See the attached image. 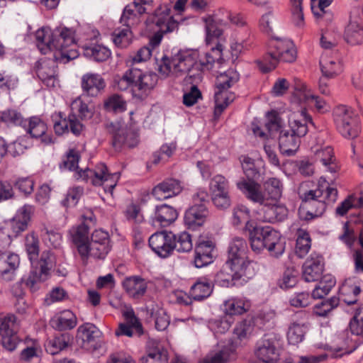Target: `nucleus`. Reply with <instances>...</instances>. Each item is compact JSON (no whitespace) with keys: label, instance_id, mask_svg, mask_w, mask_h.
<instances>
[{"label":"nucleus","instance_id":"46","mask_svg":"<svg viewBox=\"0 0 363 363\" xmlns=\"http://www.w3.org/2000/svg\"><path fill=\"white\" fill-rule=\"evenodd\" d=\"M345 40L351 45L363 43V26L357 22H350L345 28Z\"/></svg>","mask_w":363,"mask_h":363},{"label":"nucleus","instance_id":"53","mask_svg":"<svg viewBox=\"0 0 363 363\" xmlns=\"http://www.w3.org/2000/svg\"><path fill=\"white\" fill-rule=\"evenodd\" d=\"M241 162L243 172L247 178V180H258L260 178L261 173L258 163H262L261 161L255 162L247 156H243Z\"/></svg>","mask_w":363,"mask_h":363},{"label":"nucleus","instance_id":"14","mask_svg":"<svg viewBox=\"0 0 363 363\" xmlns=\"http://www.w3.org/2000/svg\"><path fill=\"white\" fill-rule=\"evenodd\" d=\"M228 181L221 174L214 176L209 184V190L213 204L220 209L228 208L231 204Z\"/></svg>","mask_w":363,"mask_h":363},{"label":"nucleus","instance_id":"13","mask_svg":"<svg viewBox=\"0 0 363 363\" xmlns=\"http://www.w3.org/2000/svg\"><path fill=\"white\" fill-rule=\"evenodd\" d=\"M280 239V233L271 226H255L250 233L252 250H274Z\"/></svg>","mask_w":363,"mask_h":363},{"label":"nucleus","instance_id":"38","mask_svg":"<svg viewBox=\"0 0 363 363\" xmlns=\"http://www.w3.org/2000/svg\"><path fill=\"white\" fill-rule=\"evenodd\" d=\"M314 152L316 162H320L330 172H336L337 165L335 163L333 150L330 146H326L320 150L316 149Z\"/></svg>","mask_w":363,"mask_h":363},{"label":"nucleus","instance_id":"24","mask_svg":"<svg viewBox=\"0 0 363 363\" xmlns=\"http://www.w3.org/2000/svg\"><path fill=\"white\" fill-rule=\"evenodd\" d=\"M237 186L248 200L261 206L267 202L266 192L262 191L261 185L256 180L242 179L237 183Z\"/></svg>","mask_w":363,"mask_h":363},{"label":"nucleus","instance_id":"51","mask_svg":"<svg viewBox=\"0 0 363 363\" xmlns=\"http://www.w3.org/2000/svg\"><path fill=\"white\" fill-rule=\"evenodd\" d=\"M148 312L150 316L155 318V328L157 330L164 331L167 328L170 320L164 308L153 305L148 309Z\"/></svg>","mask_w":363,"mask_h":363},{"label":"nucleus","instance_id":"33","mask_svg":"<svg viewBox=\"0 0 363 363\" xmlns=\"http://www.w3.org/2000/svg\"><path fill=\"white\" fill-rule=\"evenodd\" d=\"M60 120L54 123V130L56 134L62 135L69 130L76 135L80 134L82 130V125L74 114H70L68 118H62V113H59Z\"/></svg>","mask_w":363,"mask_h":363},{"label":"nucleus","instance_id":"4","mask_svg":"<svg viewBox=\"0 0 363 363\" xmlns=\"http://www.w3.org/2000/svg\"><path fill=\"white\" fill-rule=\"evenodd\" d=\"M297 57V50L294 42L286 38L272 37L267 45V52L262 60L257 61L262 72L274 69L279 62H294Z\"/></svg>","mask_w":363,"mask_h":363},{"label":"nucleus","instance_id":"49","mask_svg":"<svg viewBox=\"0 0 363 363\" xmlns=\"http://www.w3.org/2000/svg\"><path fill=\"white\" fill-rule=\"evenodd\" d=\"M336 281L330 274L325 275L312 291L313 298H323L327 296L335 285Z\"/></svg>","mask_w":363,"mask_h":363},{"label":"nucleus","instance_id":"8","mask_svg":"<svg viewBox=\"0 0 363 363\" xmlns=\"http://www.w3.org/2000/svg\"><path fill=\"white\" fill-rule=\"evenodd\" d=\"M173 0H162V4L147 19V24H155L157 31L150 40V45L154 48L160 45L164 33L173 31L177 27V21L170 16Z\"/></svg>","mask_w":363,"mask_h":363},{"label":"nucleus","instance_id":"60","mask_svg":"<svg viewBox=\"0 0 363 363\" xmlns=\"http://www.w3.org/2000/svg\"><path fill=\"white\" fill-rule=\"evenodd\" d=\"M79 160V152L77 149H69L65 155L62 160V166L69 170H75L78 167Z\"/></svg>","mask_w":363,"mask_h":363},{"label":"nucleus","instance_id":"21","mask_svg":"<svg viewBox=\"0 0 363 363\" xmlns=\"http://www.w3.org/2000/svg\"><path fill=\"white\" fill-rule=\"evenodd\" d=\"M206 30V43L208 45L220 42V38L228 23L217 16L203 18Z\"/></svg>","mask_w":363,"mask_h":363},{"label":"nucleus","instance_id":"18","mask_svg":"<svg viewBox=\"0 0 363 363\" xmlns=\"http://www.w3.org/2000/svg\"><path fill=\"white\" fill-rule=\"evenodd\" d=\"M56 62L55 60H42L38 62L36 67L38 78L48 89L59 86Z\"/></svg>","mask_w":363,"mask_h":363},{"label":"nucleus","instance_id":"58","mask_svg":"<svg viewBox=\"0 0 363 363\" xmlns=\"http://www.w3.org/2000/svg\"><path fill=\"white\" fill-rule=\"evenodd\" d=\"M70 108L72 114L76 116V113H77L78 116L82 119H89L92 116V109L90 108L86 104L84 103L80 98L74 99L72 102Z\"/></svg>","mask_w":363,"mask_h":363},{"label":"nucleus","instance_id":"15","mask_svg":"<svg viewBox=\"0 0 363 363\" xmlns=\"http://www.w3.org/2000/svg\"><path fill=\"white\" fill-rule=\"evenodd\" d=\"M19 324L16 317L9 314L0 318V335L2 346L8 351H13L18 343L17 332Z\"/></svg>","mask_w":363,"mask_h":363},{"label":"nucleus","instance_id":"17","mask_svg":"<svg viewBox=\"0 0 363 363\" xmlns=\"http://www.w3.org/2000/svg\"><path fill=\"white\" fill-rule=\"evenodd\" d=\"M251 262L248 259L246 251H228V259L225 265L230 271L235 272L240 277L250 278L253 272L251 271Z\"/></svg>","mask_w":363,"mask_h":363},{"label":"nucleus","instance_id":"63","mask_svg":"<svg viewBox=\"0 0 363 363\" xmlns=\"http://www.w3.org/2000/svg\"><path fill=\"white\" fill-rule=\"evenodd\" d=\"M267 116V122L266 123L264 127L267 130L268 135L272 136L274 133L281 131V118L274 111L269 112Z\"/></svg>","mask_w":363,"mask_h":363},{"label":"nucleus","instance_id":"9","mask_svg":"<svg viewBox=\"0 0 363 363\" xmlns=\"http://www.w3.org/2000/svg\"><path fill=\"white\" fill-rule=\"evenodd\" d=\"M151 250H192L189 233L182 232L178 235L172 232L160 231L152 234L148 240Z\"/></svg>","mask_w":363,"mask_h":363},{"label":"nucleus","instance_id":"50","mask_svg":"<svg viewBox=\"0 0 363 363\" xmlns=\"http://www.w3.org/2000/svg\"><path fill=\"white\" fill-rule=\"evenodd\" d=\"M213 291L212 284L206 280H199L189 291L191 297L196 301H201L208 297Z\"/></svg>","mask_w":363,"mask_h":363},{"label":"nucleus","instance_id":"37","mask_svg":"<svg viewBox=\"0 0 363 363\" xmlns=\"http://www.w3.org/2000/svg\"><path fill=\"white\" fill-rule=\"evenodd\" d=\"M123 286L126 292L133 298L143 296L147 287L145 279L137 276L126 278L123 282Z\"/></svg>","mask_w":363,"mask_h":363},{"label":"nucleus","instance_id":"61","mask_svg":"<svg viewBox=\"0 0 363 363\" xmlns=\"http://www.w3.org/2000/svg\"><path fill=\"white\" fill-rule=\"evenodd\" d=\"M1 121L14 125H23L25 120H23L21 114L16 110H6L0 113Z\"/></svg>","mask_w":363,"mask_h":363},{"label":"nucleus","instance_id":"23","mask_svg":"<svg viewBox=\"0 0 363 363\" xmlns=\"http://www.w3.org/2000/svg\"><path fill=\"white\" fill-rule=\"evenodd\" d=\"M34 210V206L30 204H25L19 208L14 217L8 222V230L10 229L15 236L24 231L28 227Z\"/></svg>","mask_w":363,"mask_h":363},{"label":"nucleus","instance_id":"52","mask_svg":"<svg viewBox=\"0 0 363 363\" xmlns=\"http://www.w3.org/2000/svg\"><path fill=\"white\" fill-rule=\"evenodd\" d=\"M144 13H138V9L132 3L129 4L123 9L120 22L132 28L140 22V17Z\"/></svg>","mask_w":363,"mask_h":363},{"label":"nucleus","instance_id":"62","mask_svg":"<svg viewBox=\"0 0 363 363\" xmlns=\"http://www.w3.org/2000/svg\"><path fill=\"white\" fill-rule=\"evenodd\" d=\"M104 107L108 111L121 112L125 111V103L120 96L114 94L105 101Z\"/></svg>","mask_w":363,"mask_h":363},{"label":"nucleus","instance_id":"20","mask_svg":"<svg viewBox=\"0 0 363 363\" xmlns=\"http://www.w3.org/2000/svg\"><path fill=\"white\" fill-rule=\"evenodd\" d=\"M215 45L211 48V52H206L204 59H200L199 56L198 57L196 65L191 68V74H189V79H192L193 83L201 80V67L210 69V66L221 57L223 45L220 42H218Z\"/></svg>","mask_w":363,"mask_h":363},{"label":"nucleus","instance_id":"3","mask_svg":"<svg viewBox=\"0 0 363 363\" xmlns=\"http://www.w3.org/2000/svg\"><path fill=\"white\" fill-rule=\"evenodd\" d=\"M308 123H311V118L306 114L303 107L289 114L290 130H281L279 137V146L281 154L291 156L297 152L300 146L301 138L308 133Z\"/></svg>","mask_w":363,"mask_h":363},{"label":"nucleus","instance_id":"47","mask_svg":"<svg viewBox=\"0 0 363 363\" xmlns=\"http://www.w3.org/2000/svg\"><path fill=\"white\" fill-rule=\"evenodd\" d=\"M263 187L266 192L267 201H277L281 198L283 185L279 179H268L263 183Z\"/></svg>","mask_w":363,"mask_h":363},{"label":"nucleus","instance_id":"57","mask_svg":"<svg viewBox=\"0 0 363 363\" xmlns=\"http://www.w3.org/2000/svg\"><path fill=\"white\" fill-rule=\"evenodd\" d=\"M340 303V298L335 296L316 304L313 308V313L321 317L327 316Z\"/></svg>","mask_w":363,"mask_h":363},{"label":"nucleus","instance_id":"36","mask_svg":"<svg viewBox=\"0 0 363 363\" xmlns=\"http://www.w3.org/2000/svg\"><path fill=\"white\" fill-rule=\"evenodd\" d=\"M361 291L360 286L354 279H347L339 289V293L342 301L347 305L354 304L357 302V296Z\"/></svg>","mask_w":363,"mask_h":363},{"label":"nucleus","instance_id":"43","mask_svg":"<svg viewBox=\"0 0 363 363\" xmlns=\"http://www.w3.org/2000/svg\"><path fill=\"white\" fill-rule=\"evenodd\" d=\"M294 99L300 104L314 103L318 109L323 108L325 104L323 100L314 95L304 84L301 85L300 88L296 89Z\"/></svg>","mask_w":363,"mask_h":363},{"label":"nucleus","instance_id":"48","mask_svg":"<svg viewBox=\"0 0 363 363\" xmlns=\"http://www.w3.org/2000/svg\"><path fill=\"white\" fill-rule=\"evenodd\" d=\"M250 307L248 301L243 298H230L224 303V311L230 315H241Z\"/></svg>","mask_w":363,"mask_h":363},{"label":"nucleus","instance_id":"28","mask_svg":"<svg viewBox=\"0 0 363 363\" xmlns=\"http://www.w3.org/2000/svg\"><path fill=\"white\" fill-rule=\"evenodd\" d=\"M28 133L33 138H40L41 141L45 144H50L52 143L51 135L46 134L47 125L38 116L30 117L28 120H25L23 125Z\"/></svg>","mask_w":363,"mask_h":363},{"label":"nucleus","instance_id":"27","mask_svg":"<svg viewBox=\"0 0 363 363\" xmlns=\"http://www.w3.org/2000/svg\"><path fill=\"white\" fill-rule=\"evenodd\" d=\"M320 66L323 75L327 78H333L341 73L342 64L337 53L324 51L320 59Z\"/></svg>","mask_w":363,"mask_h":363},{"label":"nucleus","instance_id":"11","mask_svg":"<svg viewBox=\"0 0 363 363\" xmlns=\"http://www.w3.org/2000/svg\"><path fill=\"white\" fill-rule=\"evenodd\" d=\"M337 130L346 138H355L360 132L359 121L352 108L340 105L335 110Z\"/></svg>","mask_w":363,"mask_h":363},{"label":"nucleus","instance_id":"42","mask_svg":"<svg viewBox=\"0 0 363 363\" xmlns=\"http://www.w3.org/2000/svg\"><path fill=\"white\" fill-rule=\"evenodd\" d=\"M100 335V330L92 323H84L77 329V339L82 341L83 347L86 344L94 342Z\"/></svg>","mask_w":363,"mask_h":363},{"label":"nucleus","instance_id":"12","mask_svg":"<svg viewBox=\"0 0 363 363\" xmlns=\"http://www.w3.org/2000/svg\"><path fill=\"white\" fill-rule=\"evenodd\" d=\"M80 176L94 186H103L106 192L112 194L120 178V173L110 174L106 166L100 163L94 169H86Z\"/></svg>","mask_w":363,"mask_h":363},{"label":"nucleus","instance_id":"1","mask_svg":"<svg viewBox=\"0 0 363 363\" xmlns=\"http://www.w3.org/2000/svg\"><path fill=\"white\" fill-rule=\"evenodd\" d=\"M312 183L305 182L298 188L301 203L298 208L299 218L310 220L321 216L327 207L336 201L337 190L330 186L328 182L321 177L315 188L311 189Z\"/></svg>","mask_w":363,"mask_h":363},{"label":"nucleus","instance_id":"40","mask_svg":"<svg viewBox=\"0 0 363 363\" xmlns=\"http://www.w3.org/2000/svg\"><path fill=\"white\" fill-rule=\"evenodd\" d=\"M131 27L123 24V27L116 28L111 35L113 43L118 48H127L133 41Z\"/></svg>","mask_w":363,"mask_h":363},{"label":"nucleus","instance_id":"22","mask_svg":"<svg viewBox=\"0 0 363 363\" xmlns=\"http://www.w3.org/2000/svg\"><path fill=\"white\" fill-rule=\"evenodd\" d=\"M20 264L19 255L11 251L0 252V277L6 281H12Z\"/></svg>","mask_w":363,"mask_h":363},{"label":"nucleus","instance_id":"19","mask_svg":"<svg viewBox=\"0 0 363 363\" xmlns=\"http://www.w3.org/2000/svg\"><path fill=\"white\" fill-rule=\"evenodd\" d=\"M323 268V257L313 251L303 265V279L306 282L318 281L322 276Z\"/></svg>","mask_w":363,"mask_h":363},{"label":"nucleus","instance_id":"10","mask_svg":"<svg viewBox=\"0 0 363 363\" xmlns=\"http://www.w3.org/2000/svg\"><path fill=\"white\" fill-rule=\"evenodd\" d=\"M239 77L238 72L233 69L220 73L217 77L214 96L216 113H220L230 103L234 101L235 94L228 89L238 81Z\"/></svg>","mask_w":363,"mask_h":363},{"label":"nucleus","instance_id":"55","mask_svg":"<svg viewBox=\"0 0 363 363\" xmlns=\"http://www.w3.org/2000/svg\"><path fill=\"white\" fill-rule=\"evenodd\" d=\"M240 277L235 272L230 271L228 266H225L216 275V281L222 286L230 287L236 285Z\"/></svg>","mask_w":363,"mask_h":363},{"label":"nucleus","instance_id":"39","mask_svg":"<svg viewBox=\"0 0 363 363\" xmlns=\"http://www.w3.org/2000/svg\"><path fill=\"white\" fill-rule=\"evenodd\" d=\"M362 220L359 217H350L343 226V233L339 236L341 241L345 242L348 247H352L356 240V231L358 230L357 225L360 223Z\"/></svg>","mask_w":363,"mask_h":363},{"label":"nucleus","instance_id":"2","mask_svg":"<svg viewBox=\"0 0 363 363\" xmlns=\"http://www.w3.org/2000/svg\"><path fill=\"white\" fill-rule=\"evenodd\" d=\"M36 45L42 54L55 50L54 58L61 63H67L79 56L74 32L63 28L52 30L42 28L35 32Z\"/></svg>","mask_w":363,"mask_h":363},{"label":"nucleus","instance_id":"6","mask_svg":"<svg viewBox=\"0 0 363 363\" xmlns=\"http://www.w3.org/2000/svg\"><path fill=\"white\" fill-rule=\"evenodd\" d=\"M198 57L199 51L196 50H181L171 57L165 54L158 63V71L164 77L186 74L185 82L193 83L189 74H191V68L196 65Z\"/></svg>","mask_w":363,"mask_h":363},{"label":"nucleus","instance_id":"54","mask_svg":"<svg viewBox=\"0 0 363 363\" xmlns=\"http://www.w3.org/2000/svg\"><path fill=\"white\" fill-rule=\"evenodd\" d=\"M307 330L306 324L292 323L289 327L287 332V340L289 344L296 345L304 339Z\"/></svg>","mask_w":363,"mask_h":363},{"label":"nucleus","instance_id":"25","mask_svg":"<svg viewBox=\"0 0 363 363\" xmlns=\"http://www.w3.org/2000/svg\"><path fill=\"white\" fill-rule=\"evenodd\" d=\"M183 190L179 180L169 178L155 186L152 191V196L157 200H162L177 196Z\"/></svg>","mask_w":363,"mask_h":363},{"label":"nucleus","instance_id":"5","mask_svg":"<svg viewBox=\"0 0 363 363\" xmlns=\"http://www.w3.org/2000/svg\"><path fill=\"white\" fill-rule=\"evenodd\" d=\"M157 79L155 73L143 72L140 69L133 67L118 79H116L115 83L117 89L121 91L130 87L133 98L143 100L155 86Z\"/></svg>","mask_w":363,"mask_h":363},{"label":"nucleus","instance_id":"29","mask_svg":"<svg viewBox=\"0 0 363 363\" xmlns=\"http://www.w3.org/2000/svg\"><path fill=\"white\" fill-rule=\"evenodd\" d=\"M255 354L264 363H274L279 357L274 340L266 337L262 339L257 343Z\"/></svg>","mask_w":363,"mask_h":363},{"label":"nucleus","instance_id":"45","mask_svg":"<svg viewBox=\"0 0 363 363\" xmlns=\"http://www.w3.org/2000/svg\"><path fill=\"white\" fill-rule=\"evenodd\" d=\"M53 327L59 330H70L77 325V317L69 310L62 311L57 317L52 320Z\"/></svg>","mask_w":363,"mask_h":363},{"label":"nucleus","instance_id":"41","mask_svg":"<svg viewBox=\"0 0 363 363\" xmlns=\"http://www.w3.org/2000/svg\"><path fill=\"white\" fill-rule=\"evenodd\" d=\"M84 55L85 57L96 62H104L108 60L111 55V50L106 46L100 44H92L84 46Z\"/></svg>","mask_w":363,"mask_h":363},{"label":"nucleus","instance_id":"31","mask_svg":"<svg viewBox=\"0 0 363 363\" xmlns=\"http://www.w3.org/2000/svg\"><path fill=\"white\" fill-rule=\"evenodd\" d=\"M178 213L173 207L163 204L156 206L152 223L154 226L167 227L177 218Z\"/></svg>","mask_w":363,"mask_h":363},{"label":"nucleus","instance_id":"56","mask_svg":"<svg viewBox=\"0 0 363 363\" xmlns=\"http://www.w3.org/2000/svg\"><path fill=\"white\" fill-rule=\"evenodd\" d=\"M360 207H363V190L361 191L359 196L355 195L348 196L337 207L336 213L340 216H344L350 209Z\"/></svg>","mask_w":363,"mask_h":363},{"label":"nucleus","instance_id":"44","mask_svg":"<svg viewBox=\"0 0 363 363\" xmlns=\"http://www.w3.org/2000/svg\"><path fill=\"white\" fill-rule=\"evenodd\" d=\"M231 223L234 226L245 223V229L249 230L250 233L255 228L250 220V210L243 205H238L233 208Z\"/></svg>","mask_w":363,"mask_h":363},{"label":"nucleus","instance_id":"7","mask_svg":"<svg viewBox=\"0 0 363 363\" xmlns=\"http://www.w3.org/2000/svg\"><path fill=\"white\" fill-rule=\"evenodd\" d=\"M32 269L28 275L21 279L32 291H36L41 283L50 276L53 257L50 251H28Z\"/></svg>","mask_w":363,"mask_h":363},{"label":"nucleus","instance_id":"64","mask_svg":"<svg viewBox=\"0 0 363 363\" xmlns=\"http://www.w3.org/2000/svg\"><path fill=\"white\" fill-rule=\"evenodd\" d=\"M18 84V79L13 75L6 72L0 73V89L3 91L10 92L15 89Z\"/></svg>","mask_w":363,"mask_h":363},{"label":"nucleus","instance_id":"32","mask_svg":"<svg viewBox=\"0 0 363 363\" xmlns=\"http://www.w3.org/2000/svg\"><path fill=\"white\" fill-rule=\"evenodd\" d=\"M167 354L162 346L156 340L147 343L146 355L140 359V363H167Z\"/></svg>","mask_w":363,"mask_h":363},{"label":"nucleus","instance_id":"34","mask_svg":"<svg viewBox=\"0 0 363 363\" xmlns=\"http://www.w3.org/2000/svg\"><path fill=\"white\" fill-rule=\"evenodd\" d=\"M138 133L132 128L119 129L114 135L113 139V145L118 150L123 146L126 145L129 147H133L138 143Z\"/></svg>","mask_w":363,"mask_h":363},{"label":"nucleus","instance_id":"16","mask_svg":"<svg viewBox=\"0 0 363 363\" xmlns=\"http://www.w3.org/2000/svg\"><path fill=\"white\" fill-rule=\"evenodd\" d=\"M287 216V208L277 201H267L256 211V219L263 223L281 222L285 220Z\"/></svg>","mask_w":363,"mask_h":363},{"label":"nucleus","instance_id":"35","mask_svg":"<svg viewBox=\"0 0 363 363\" xmlns=\"http://www.w3.org/2000/svg\"><path fill=\"white\" fill-rule=\"evenodd\" d=\"M83 219L84 222L82 224L73 227L69 230L72 242L77 248L85 246L88 242L89 227L84 222L87 220L93 222V213L90 212L89 215L83 216Z\"/></svg>","mask_w":363,"mask_h":363},{"label":"nucleus","instance_id":"26","mask_svg":"<svg viewBox=\"0 0 363 363\" xmlns=\"http://www.w3.org/2000/svg\"><path fill=\"white\" fill-rule=\"evenodd\" d=\"M81 86L84 94L95 97L104 89L106 82L99 74L89 72L82 75Z\"/></svg>","mask_w":363,"mask_h":363},{"label":"nucleus","instance_id":"59","mask_svg":"<svg viewBox=\"0 0 363 363\" xmlns=\"http://www.w3.org/2000/svg\"><path fill=\"white\" fill-rule=\"evenodd\" d=\"M230 351L223 349L218 352L208 353L201 363H227L230 359Z\"/></svg>","mask_w":363,"mask_h":363},{"label":"nucleus","instance_id":"30","mask_svg":"<svg viewBox=\"0 0 363 363\" xmlns=\"http://www.w3.org/2000/svg\"><path fill=\"white\" fill-rule=\"evenodd\" d=\"M208 216V211L204 203H195L185 213L184 222L189 228L201 226Z\"/></svg>","mask_w":363,"mask_h":363}]
</instances>
